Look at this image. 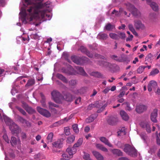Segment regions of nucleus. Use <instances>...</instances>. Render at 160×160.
Returning a JSON list of instances; mask_svg holds the SVG:
<instances>
[{
    "label": "nucleus",
    "mask_w": 160,
    "mask_h": 160,
    "mask_svg": "<svg viewBox=\"0 0 160 160\" xmlns=\"http://www.w3.org/2000/svg\"><path fill=\"white\" fill-rule=\"evenodd\" d=\"M25 3L27 5L32 4L33 6L31 7L27 11L30 13H38L40 9L43 6L42 4L40 2H36V0H24Z\"/></svg>",
    "instance_id": "obj_1"
},
{
    "label": "nucleus",
    "mask_w": 160,
    "mask_h": 160,
    "mask_svg": "<svg viewBox=\"0 0 160 160\" xmlns=\"http://www.w3.org/2000/svg\"><path fill=\"white\" fill-rule=\"evenodd\" d=\"M123 150L127 154L132 157H135L137 156V150L134 147L128 144L125 145Z\"/></svg>",
    "instance_id": "obj_2"
},
{
    "label": "nucleus",
    "mask_w": 160,
    "mask_h": 160,
    "mask_svg": "<svg viewBox=\"0 0 160 160\" xmlns=\"http://www.w3.org/2000/svg\"><path fill=\"white\" fill-rule=\"evenodd\" d=\"M127 9L132 12V13L135 16L139 17L140 15V13L133 5L129 3L126 4Z\"/></svg>",
    "instance_id": "obj_3"
},
{
    "label": "nucleus",
    "mask_w": 160,
    "mask_h": 160,
    "mask_svg": "<svg viewBox=\"0 0 160 160\" xmlns=\"http://www.w3.org/2000/svg\"><path fill=\"white\" fill-rule=\"evenodd\" d=\"M52 99L56 102H59L62 100V96L61 94L58 91L53 90L51 93Z\"/></svg>",
    "instance_id": "obj_4"
},
{
    "label": "nucleus",
    "mask_w": 160,
    "mask_h": 160,
    "mask_svg": "<svg viewBox=\"0 0 160 160\" xmlns=\"http://www.w3.org/2000/svg\"><path fill=\"white\" fill-rule=\"evenodd\" d=\"M37 110L41 115L46 117H49L51 116V113L49 111L40 107H37Z\"/></svg>",
    "instance_id": "obj_5"
},
{
    "label": "nucleus",
    "mask_w": 160,
    "mask_h": 160,
    "mask_svg": "<svg viewBox=\"0 0 160 160\" xmlns=\"http://www.w3.org/2000/svg\"><path fill=\"white\" fill-rule=\"evenodd\" d=\"M9 126L12 133L13 134H19V127L15 123L12 122Z\"/></svg>",
    "instance_id": "obj_6"
},
{
    "label": "nucleus",
    "mask_w": 160,
    "mask_h": 160,
    "mask_svg": "<svg viewBox=\"0 0 160 160\" xmlns=\"http://www.w3.org/2000/svg\"><path fill=\"white\" fill-rule=\"evenodd\" d=\"M157 87V84L156 82L153 80L150 81L148 86V90L151 92L152 89L156 88Z\"/></svg>",
    "instance_id": "obj_7"
},
{
    "label": "nucleus",
    "mask_w": 160,
    "mask_h": 160,
    "mask_svg": "<svg viewBox=\"0 0 160 160\" xmlns=\"http://www.w3.org/2000/svg\"><path fill=\"white\" fill-rule=\"evenodd\" d=\"M63 139L62 138L58 139L57 141L52 143V145L53 147L55 148H61L62 147L63 142Z\"/></svg>",
    "instance_id": "obj_8"
},
{
    "label": "nucleus",
    "mask_w": 160,
    "mask_h": 160,
    "mask_svg": "<svg viewBox=\"0 0 160 160\" xmlns=\"http://www.w3.org/2000/svg\"><path fill=\"white\" fill-rule=\"evenodd\" d=\"M147 106L143 105H139L136 106V110L138 113H142L147 109Z\"/></svg>",
    "instance_id": "obj_9"
},
{
    "label": "nucleus",
    "mask_w": 160,
    "mask_h": 160,
    "mask_svg": "<svg viewBox=\"0 0 160 160\" xmlns=\"http://www.w3.org/2000/svg\"><path fill=\"white\" fill-rule=\"evenodd\" d=\"M18 134L15 135V137H12L11 138L10 142L12 146L16 145L18 143H19V139Z\"/></svg>",
    "instance_id": "obj_10"
},
{
    "label": "nucleus",
    "mask_w": 160,
    "mask_h": 160,
    "mask_svg": "<svg viewBox=\"0 0 160 160\" xmlns=\"http://www.w3.org/2000/svg\"><path fill=\"white\" fill-rule=\"evenodd\" d=\"M75 97L69 93H67L62 97V99L68 102H71Z\"/></svg>",
    "instance_id": "obj_11"
},
{
    "label": "nucleus",
    "mask_w": 160,
    "mask_h": 160,
    "mask_svg": "<svg viewBox=\"0 0 160 160\" xmlns=\"http://www.w3.org/2000/svg\"><path fill=\"white\" fill-rule=\"evenodd\" d=\"M158 115V110L155 109L153 110L151 114V119L152 121L154 122H157L156 118Z\"/></svg>",
    "instance_id": "obj_12"
},
{
    "label": "nucleus",
    "mask_w": 160,
    "mask_h": 160,
    "mask_svg": "<svg viewBox=\"0 0 160 160\" xmlns=\"http://www.w3.org/2000/svg\"><path fill=\"white\" fill-rule=\"evenodd\" d=\"M134 25L136 29H142L144 28V25L140 21L135 20Z\"/></svg>",
    "instance_id": "obj_13"
},
{
    "label": "nucleus",
    "mask_w": 160,
    "mask_h": 160,
    "mask_svg": "<svg viewBox=\"0 0 160 160\" xmlns=\"http://www.w3.org/2000/svg\"><path fill=\"white\" fill-rule=\"evenodd\" d=\"M141 126L144 128H145L147 131L150 133L151 132V128L150 124L147 122H142L141 124Z\"/></svg>",
    "instance_id": "obj_14"
},
{
    "label": "nucleus",
    "mask_w": 160,
    "mask_h": 160,
    "mask_svg": "<svg viewBox=\"0 0 160 160\" xmlns=\"http://www.w3.org/2000/svg\"><path fill=\"white\" fill-rule=\"evenodd\" d=\"M110 58L112 59L119 62H124L126 61V58L122 57L120 58H118V56L115 55H112L110 56Z\"/></svg>",
    "instance_id": "obj_15"
},
{
    "label": "nucleus",
    "mask_w": 160,
    "mask_h": 160,
    "mask_svg": "<svg viewBox=\"0 0 160 160\" xmlns=\"http://www.w3.org/2000/svg\"><path fill=\"white\" fill-rule=\"evenodd\" d=\"M41 9H40L39 10L38 13H35L36 14H40L41 15V16L42 18H44L45 16H46L48 18H51V17L50 15H48L46 13V12L47 10V9H43L40 10Z\"/></svg>",
    "instance_id": "obj_16"
},
{
    "label": "nucleus",
    "mask_w": 160,
    "mask_h": 160,
    "mask_svg": "<svg viewBox=\"0 0 160 160\" xmlns=\"http://www.w3.org/2000/svg\"><path fill=\"white\" fill-rule=\"evenodd\" d=\"M92 153L97 160H103V157L98 152L95 151H92Z\"/></svg>",
    "instance_id": "obj_17"
},
{
    "label": "nucleus",
    "mask_w": 160,
    "mask_h": 160,
    "mask_svg": "<svg viewBox=\"0 0 160 160\" xmlns=\"http://www.w3.org/2000/svg\"><path fill=\"white\" fill-rule=\"evenodd\" d=\"M120 115L122 118L124 120L128 121L129 118V117L127 113L123 110H121L120 112Z\"/></svg>",
    "instance_id": "obj_18"
},
{
    "label": "nucleus",
    "mask_w": 160,
    "mask_h": 160,
    "mask_svg": "<svg viewBox=\"0 0 160 160\" xmlns=\"http://www.w3.org/2000/svg\"><path fill=\"white\" fill-rule=\"evenodd\" d=\"M100 140L102 142L104 143L105 145H108L109 147H112V145L109 142L108 139H107L105 137H102L100 138Z\"/></svg>",
    "instance_id": "obj_19"
},
{
    "label": "nucleus",
    "mask_w": 160,
    "mask_h": 160,
    "mask_svg": "<svg viewBox=\"0 0 160 160\" xmlns=\"http://www.w3.org/2000/svg\"><path fill=\"white\" fill-rule=\"evenodd\" d=\"M21 123L22 124V125L24 127H30L31 126V123L28 121L21 117Z\"/></svg>",
    "instance_id": "obj_20"
},
{
    "label": "nucleus",
    "mask_w": 160,
    "mask_h": 160,
    "mask_svg": "<svg viewBox=\"0 0 160 160\" xmlns=\"http://www.w3.org/2000/svg\"><path fill=\"white\" fill-rule=\"evenodd\" d=\"M72 61L74 63L78 64H80L81 58L75 56H72L71 57Z\"/></svg>",
    "instance_id": "obj_21"
},
{
    "label": "nucleus",
    "mask_w": 160,
    "mask_h": 160,
    "mask_svg": "<svg viewBox=\"0 0 160 160\" xmlns=\"http://www.w3.org/2000/svg\"><path fill=\"white\" fill-rule=\"evenodd\" d=\"M117 122V118L112 117H110L108 120V123L111 125H114Z\"/></svg>",
    "instance_id": "obj_22"
},
{
    "label": "nucleus",
    "mask_w": 160,
    "mask_h": 160,
    "mask_svg": "<svg viewBox=\"0 0 160 160\" xmlns=\"http://www.w3.org/2000/svg\"><path fill=\"white\" fill-rule=\"evenodd\" d=\"M148 3L153 10L157 11L158 10V6L156 3L154 2H150Z\"/></svg>",
    "instance_id": "obj_23"
},
{
    "label": "nucleus",
    "mask_w": 160,
    "mask_h": 160,
    "mask_svg": "<svg viewBox=\"0 0 160 160\" xmlns=\"http://www.w3.org/2000/svg\"><path fill=\"white\" fill-rule=\"evenodd\" d=\"M48 107L49 109L51 110H52V111L55 110V108H57L58 107V105L56 104L51 102H48Z\"/></svg>",
    "instance_id": "obj_24"
},
{
    "label": "nucleus",
    "mask_w": 160,
    "mask_h": 160,
    "mask_svg": "<svg viewBox=\"0 0 160 160\" xmlns=\"http://www.w3.org/2000/svg\"><path fill=\"white\" fill-rule=\"evenodd\" d=\"M56 76L58 78L62 81L63 82L66 83H68V80L62 74L58 73L56 74Z\"/></svg>",
    "instance_id": "obj_25"
},
{
    "label": "nucleus",
    "mask_w": 160,
    "mask_h": 160,
    "mask_svg": "<svg viewBox=\"0 0 160 160\" xmlns=\"http://www.w3.org/2000/svg\"><path fill=\"white\" fill-rule=\"evenodd\" d=\"M112 152L114 154L118 156H122V152L119 149H114L111 150Z\"/></svg>",
    "instance_id": "obj_26"
},
{
    "label": "nucleus",
    "mask_w": 160,
    "mask_h": 160,
    "mask_svg": "<svg viewBox=\"0 0 160 160\" xmlns=\"http://www.w3.org/2000/svg\"><path fill=\"white\" fill-rule=\"evenodd\" d=\"M76 68L79 74L83 75H85L86 74L82 68L79 66H77L76 67Z\"/></svg>",
    "instance_id": "obj_27"
},
{
    "label": "nucleus",
    "mask_w": 160,
    "mask_h": 160,
    "mask_svg": "<svg viewBox=\"0 0 160 160\" xmlns=\"http://www.w3.org/2000/svg\"><path fill=\"white\" fill-rule=\"evenodd\" d=\"M92 75L98 78H104V77L101 73L98 72H92Z\"/></svg>",
    "instance_id": "obj_28"
},
{
    "label": "nucleus",
    "mask_w": 160,
    "mask_h": 160,
    "mask_svg": "<svg viewBox=\"0 0 160 160\" xmlns=\"http://www.w3.org/2000/svg\"><path fill=\"white\" fill-rule=\"evenodd\" d=\"M2 117V118H3L6 124H8V125L13 122L10 118L4 115H3V117Z\"/></svg>",
    "instance_id": "obj_29"
},
{
    "label": "nucleus",
    "mask_w": 160,
    "mask_h": 160,
    "mask_svg": "<svg viewBox=\"0 0 160 160\" xmlns=\"http://www.w3.org/2000/svg\"><path fill=\"white\" fill-rule=\"evenodd\" d=\"M100 105L99 104L98 102H97L94 104H90L88 107V109H91L92 108L95 107L99 108L100 106Z\"/></svg>",
    "instance_id": "obj_30"
},
{
    "label": "nucleus",
    "mask_w": 160,
    "mask_h": 160,
    "mask_svg": "<svg viewBox=\"0 0 160 160\" xmlns=\"http://www.w3.org/2000/svg\"><path fill=\"white\" fill-rule=\"evenodd\" d=\"M99 39H102L103 40L106 39L108 37V35L104 33H99L98 36Z\"/></svg>",
    "instance_id": "obj_31"
},
{
    "label": "nucleus",
    "mask_w": 160,
    "mask_h": 160,
    "mask_svg": "<svg viewBox=\"0 0 160 160\" xmlns=\"http://www.w3.org/2000/svg\"><path fill=\"white\" fill-rule=\"evenodd\" d=\"M75 139V136L73 135H72L68 138L66 140L67 142L69 143H71L73 142Z\"/></svg>",
    "instance_id": "obj_32"
},
{
    "label": "nucleus",
    "mask_w": 160,
    "mask_h": 160,
    "mask_svg": "<svg viewBox=\"0 0 160 160\" xmlns=\"http://www.w3.org/2000/svg\"><path fill=\"white\" fill-rule=\"evenodd\" d=\"M82 142L83 139L81 138H79L77 142L74 144V147L77 148L79 147L82 144Z\"/></svg>",
    "instance_id": "obj_33"
},
{
    "label": "nucleus",
    "mask_w": 160,
    "mask_h": 160,
    "mask_svg": "<svg viewBox=\"0 0 160 160\" xmlns=\"http://www.w3.org/2000/svg\"><path fill=\"white\" fill-rule=\"evenodd\" d=\"M64 120H62L56 122L51 126V127L58 126L63 123H64Z\"/></svg>",
    "instance_id": "obj_34"
},
{
    "label": "nucleus",
    "mask_w": 160,
    "mask_h": 160,
    "mask_svg": "<svg viewBox=\"0 0 160 160\" xmlns=\"http://www.w3.org/2000/svg\"><path fill=\"white\" fill-rule=\"evenodd\" d=\"M97 115L96 114H92L88 118V122H93L97 117Z\"/></svg>",
    "instance_id": "obj_35"
},
{
    "label": "nucleus",
    "mask_w": 160,
    "mask_h": 160,
    "mask_svg": "<svg viewBox=\"0 0 160 160\" xmlns=\"http://www.w3.org/2000/svg\"><path fill=\"white\" fill-rule=\"evenodd\" d=\"M114 28L115 26L109 23L106 25L105 28L106 30L110 31Z\"/></svg>",
    "instance_id": "obj_36"
},
{
    "label": "nucleus",
    "mask_w": 160,
    "mask_h": 160,
    "mask_svg": "<svg viewBox=\"0 0 160 160\" xmlns=\"http://www.w3.org/2000/svg\"><path fill=\"white\" fill-rule=\"evenodd\" d=\"M159 72V71L157 68L153 69L150 72V75L152 76H154L155 75L158 73Z\"/></svg>",
    "instance_id": "obj_37"
},
{
    "label": "nucleus",
    "mask_w": 160,
    "mask_h": 160,
    "mask_svg": "<svg viewBox=\"0 0 160 160\" xmlns=\"http://www.w3.org/2000/svg\"><path fill=\"white\" fill-rule=\"evenodd\" d=\"M53 135V134L52 132H50L48 134L47 137L48 142H52Z\"/></svg>",
    "instance_id": "obj_38"
},
{
    "label": "nucleus",
    "mask_w": 160,
    "mask_h": 160,
    "mask_svg": "<svg viewBox=\"0 0 160 160\" xmlns=\"http://www.w3.org/2000/svg\"><path fill=\"white\" fill-rule=\"evenodd\" d=\"M26 110L28 113L30 114H32L35 113L36 112V111L34 109H33L31 107H29Z\"/></svg>",
    "instance_id": "obj_39"
},
{
    "label": "nucleus",
    "mask_w": 160,
    "mask_h": 160,
    "mask_svg": "<svg viewBox=\"0 0 160 160\" xmlns=\"http://www.w3.org/2000/svg\"><path fill=\"white\" fill-rule=\"evenodd\" d=\"M35 83V80L33 79L29 80L26 85V86H30L33 85Z\"/></svg>",
    "instance_id": "obj_40"
},
{
    "label": "nucleus",
    "mask_w": 160,
    "mask_h": 160,
    "mask_svg": "<svg viewBox=\"0 0 160 160\" xmlns=\"http://www.w3.org/2000/svg\"><path fill=\"white\" fill-rule=\"evenodd\" d=\"M109 36L112 39H119V36L116 34L111 33H110Z\"/></svg>",
    "instance_id": "obj_41"
},
{
    "label": "nucleus",
    "mask_w": 160,
    "mask_h": 160,
    "mask_svg": "<svg viewBox=\"0 0 160 160\" xmlns=\"http://www.w3.org/2000/svg\"><path fill=\"white\" fill-rule=\"evenodd\" d=\"M146 68V67L145 66H140L137 69V71L138 73H142Z\"/></svg>",
    "instance_id": "obj_42"
},
{
    "label": "nucleus",
    "mask_w": 160,
    "mask_h": 160,
    "mask_svg": "<svg viewBox=\"0 0 160 160\" xmlns=\"http://www.w3.org/2000/svg\"><path fill=\"white\" fill-rule=\"evenodd\" d=\"M73 131L76 133H78L79 132V130L78 128V124H76L73 125L72 126Z\"/></svg>",
    "instance_id": "obj_43"
},
{
    "label": "nucleus",
    "mask_w": 160,
    "mask_h": 160,
    "mask_svg": "<svg viewBox=\"0 0 160 160\" xmlns=\"http://www.w3.org/2000/svg\"><path fill=\"white\" fill-rule=\"evenodd\" d=\"M66 152L68 153L70 156H71L72 158V157L73 155L74 154V153L72 151L71 148H67L66 149Z\"/></svg>",
    "instance_id": "obj_44"
},
{
    "label": "nucleus",
    "mask_w": 160,
    "mask_h": 160,
    "mask_svg": "<svg viewBox=\"0 0 160 160\" xmlns=\"http://www.w3.org/2000/svg\"><path fill=\"white\" fill-rule=\"evenodd\" d=\"M62 156V157L65 160H69L72 157L70 156L69 155L68 156V155L66 154V153H63Z\"/></svg>",
    "instance_id": "obj_45"
},
{
    "label": "nucleus",
    "mask_w": 160,
    "mask_h": 160,
    "mask_svg": "<svg viewBox=\"0 0 160 160\" xmlns=\"http://www.w3.org/2000/svg\"><path fill=\"white\" fill-rule=\"evenodd\" d=\"M83 158L85 160H92L90 157V155L88 153H85L83 156Z\"/></svg>",
    "instance_id": "obj_46"
},
{
    "label": "nucleus",
    "mask_w": 160,
    "mask_h": 160,
    "mask_svg": "<svg viewBox=\"0 0 160 160\" xmlns=\"http://www.w3.org/2000/svg\"><path fill=\"white\" fill-rule=\"evenodd\" d=\"M64 132L65 135L68 136L70 134L69 128L68 127H65L64 129Z\"/></svg>",
    "instance_id": "obj_47"
},
{
    "label": "nucleus",
    "mask_w": 160,
    "mask_h": 160,
    "mask_svg": "<svg viewBox=\"0 0 160 160\" xmlns=\"http://www.w3.org/2000/svg\"><path fill=\"white\" fill-rule=\"evenodd\" d=\"M140 137L141 138L143 139L144 141H146L148 139V137L146 133H141L140 134Z\"/></svg>",
    "instance_id": "obj_48"
},
{
    "label": "nucleus",
    "mask_w": 160,
    "mask_h": 160,
    "mask_svg": "<svg viewBox=\"0 0 160 160\" xmlns=\"http://www.w3.org/2000/svg\"><path fill=\"white\" fill-rule=\"evenodd\" d=\"M107 104H105L104 105L102 106L99 109L97 110V112L98 113H100L101 112H102L105 109V108L107 107Z\"/></svg>",
    "instance_id": "obj_49"
},
{
    "label": "nucleus",
    "mask_w": 160,
    "mask_h": 160,
    "mask_svg": "<svg viewBox=\"0 0 160 160\" xmlns=\"http://www.w3.org/2000/svg\"><path fill=\"white\" fill-rule=\"evenodd\" d=\"M152 55L151 53H149L145 58V60L149 62L151 61L152 60Z\"/></svg>",
    "instance_id": "obj_50"
},
{
    "label": "nucleus",
    "mask_w": 160,
    "mask_h": 160,
    "mask_svg": "<svg viewBox=\"0 0 160 160\" xmlns=\"http://www.w3.org/2000/svg\"><path fill=\"white\" fill-rule=\"evenodd\" d=\"M80 50L82 52L85 53H86L88 51L86 48L83 46L80 47Z\"/></svg>",
    "instance_id": "obj_51"
},
{
    "label": "nucleus",
    "mask_w": 160,
    "mask_h": 160,
    "mask_svg": "<svg viewBox=\"0 0 160 160\" xmlns=\"http://www.w3.org/2000/svg\"><path fill=\"white\" fill-rule=\"evenodd\" d=\"M95 57L97 58H100L101 59H106L105 57L102 56L100 54H95L94 55Z\"/></svg>",
    "instance_id": "obj_52"
},
{
    "label": "nucleus",
    "mask_w": 160,
    "mask_h": 160,
    "mask_svg": "<svg viewBox=\"0 0 160 160\" xmlns=\"http://www.w3.org/2000/svg\"><path fill=\"white\" fill-rule=\"evenodd\" d=\"M119 38H120L122 39H124L126 37V35L125 33L124 32H120L118 33Z\"/></svg>",
    "instance_id": "obj_53"
},
{
    "label": "nucleus",
    "mask_w": 160,
    "mask_h": 160,
    "mask_svg": "<svg viewBox=\"0 0 160 160\" xmlns=\"http://www.w3.org/2000/svg\"><path fill=\"white\" fill-rule=\"evenodd\" d=\"M69 85L73 86L76 84L77 82L75 80H72L69 82Z\"/></svg>",
    "instance_id": "obj_54"
},
{
    "label": "nucleus",
    "mask_w": 160,
    "mask_h": 160,
    "mask_svg": "<svg viewBox=\"0 0 160 160\" xmlns=\"http://www.w3.org/2000/svg\"><path fill=\"white\" fill-rule=\"evenodd\" d=\"M22 107L25 110L29 107L28 104L23 101L22 102Z\"/></svg>",
    "instance_id": "obj_55"
},
{
    "label": "nucleus",
    "mask_w": 160,
    "mask_h": 160,
    "mask_svg": "<svg viewBox=\"0 0 160 160\" xmlns=\"http://www.w3.org/2000/svg\"><path fill=\"white\" fill-rule=\"evenodd\" d=\"M21 137L22 140H24L26 139L27 138V135L24 132H22L21 133Z\"/></svg>",
    "instance_id": "obj_56"
},
{
    "label": "nucleus",
    "mask_w": 160,
    "mask_h": 160,
    "mask_svg": "<svg viewBox=\"0 0 160 160\" xmlns=\"http://www.w3.org/2000/svg\"><path fill=\"white\" fill-rule=\"evenodd\" d=\"M3 139L6 142H7L8 143H9L8 137L6 134H4V135H3Z\"/></svg>",
    "instance_id": "obj_57"
},
{
    "label": "nucleus",
    "mask_w": 160,
    "mask_h": 160,
    "mask_svg": "<svg viewBox=\"0 0 160 160\" xmlns=\"http://www.w3.org/2000/svg\"><path fill=\"white\" fill-rule=\"evenodd\" d=\"M128 28L132 32L133 31L135 30L133 28L132 25V24H129Z\"/></svg>",
    "instance_id": "obj_58"
},
{
    "label": "nucleus",
    "mask_w": 160,
    "mask_h": 160,
    "mask_svg": "<svg viewBox=\"0 0 160 160\" xmlns=\"http://www.w3.org/2000/svg\"><path fill=\"white\" fill-rule=\"evenodd\" d=\"M41 103L43 107L45 108L46 107V104L45 102V99L43 98L42 100L41 101Z\"/></svg>",
    "instance_id": "obj_59"
},
{
    "label": "nucleus",
    "mask_w": 160,
    "mask_h": 160,
    "mask_svg": "<svg viewBox=\"0 0 160 160\" xmlns=\"http://www.w3.org/2000/svg\"><path fill=\"white\" fill-rule=\"evenodd\" d=\"M124 103L127 104L126 110L129 111H131V108L130 107V104L127 102H125Z\"/></svg>",
    "instance_id": "obj_60"
},
{
    "label": "nucleus",
    "mask_w": 160,
    "mask_h": 160,
    "mask_svg": "<svg viewBox=\"0 0 160 160\" xmlns=\"http://www.w3.org/2000/svg\"><path fill=\"white\" fill-rule=\"evenodd\" d=\"M96 147L100 150L101 149V148L103 146L102 145L100 144H96L95 145Z\"/></svg>",
    "instance_id": "obj_61"
},
{
    "label": "nucleus",
    "mask_w": 160,
    "mask_h": 160,
    "mask_svg": "<svg viewBox=\"0 0 160 160\" xmlns=\"http://www.w3.org/2000/svg\"><path fill=\"white\" fill-rule=\"evenodd\" d=\"M86 54L88 57L90 58H92L93 57V55L92 53L88 51L87 52Z\"/></svg>",
    "instance_id": "obj_62"
},
{
    "label": "nucleus",
    "mask_w": 160,
    "mask_h": 160,
    "mask_svg": "<svg viewBox=\"0 0 160 160\" xmlns=\"http://www.w3.org/2000/svg\"><path fill=\"white\" fill-rule=\"evenodd\" d=\"M103 66L105 67H108L110 65V63L108 62H106V61H104L103 62Z\"/></svg>",
    "instance_id": "obj_63"
},
{
    "label": "nucleus",
    "mask_w": 160,
    "mask_h": 160,
    "mask_svg": "<svg viewBox=\"0 0 160 160\" xmlns=\"http://www.w3.org/2000/svg\"><path fill=\"white\" fill-rule=\"evenodd\" d=\"M125 93V91H122L120 92L118 97L119 98H122L124 95Z\"/></svg>",
    "instance_id": "obj_64"
}]
</instances>
